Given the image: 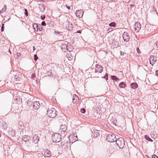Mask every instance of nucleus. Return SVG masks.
I'll return each mask as SVG.
<instances>
[{"instance_id": "nucleus-1", "label": "nucleus", "mask_w": 158, "mask_h": 158, "mask_svg": "<svg viewBox=\"0 0 158 158\" xmlns=\"http://www.w3.org/2000/svg\"><path fill=\"white\" fill-rule=\"evenodd\" d=\"M116 143L120 148H123L125 143L124 139L122 138H118L115 140Z\"/></svg>"}, {"instance_id": "nucleus-2", "label": "nucleus", "mask_w": 158, "mask_h": 158, "mask_svg": "<svg viewBox=\"0 0 158 158\" xmlns=\"http://www.w3.org/2000/svg\"><path fill=\"white\" fill-rule=\"evenodd\" d=\"M56 111L54 108L48 109L47 112V115L52 118L55 117L56 115Z\"/></svg>"}, {"instance_id": "nucleus-3", "label": "nucleus", "mask_w": 158, "mask_h": 158, "mask_svg": "<svg viewBox=\"0 0 158 158\" xmlns=\"http://www.w3.org/2000/svg\"><path fill=\"white\" fill-rule=\"evenodd\" d=\"M52 139L54 142H59L60 141L61 139V135L59 133L53 134L52 135Z\"/></svg>"}, {"instance_id": "nucleus-4", "label": "nucleus", "mask_w": 158, "mask_h": 158, "mask_svg": "<svg viewBox=\"0 0 158 158\" xmlns=\"http://www.w3.org/2000/svg\"><path fill=\"white\" fill-rule=\"evenodd\" d=\"M115 135L110 133L108 134L106 137V140L109 142H113L114 140L115 141L116 139Z\"/></svg>"}, {"instance_id": "nucleus-5", "label": "nucleus", "mask_w": 158, "mask_h": 158, "mask_svg": "<svg viewBox=\"0 0 158 158\" xmlns=\"http://www.w3.org/2000/svg\"><path fill=\"white\" fill-rule=\"evenodd\" d=\"M157 60L156 56L153 55H151L149 58L150 64L153 65Z\"/></svg>"}, {"instance_id": "nucleus-6", "label": "nucleus", "mask_w": 158, "mask_h": 158, "mask_svg": "<svg viewBox=\"0 0 158 158\" xmlns=\"http://www.w3.org/2000/svg\"><path fill=\"white\" fill-rule=\"evenodd\" d=\"M141 28V24L138 22H136L134 26V29L136 32H138Z\"/></svg>"}, {"instance_id": "nucleus-7", "label": "nucleus", "mask_w": 158, "mask_h": 158, "mask_svg": "<svg viewBox=\"0 0 158 158\" xmlns=\"http://www.w3.org/2000/svg\"><path fill=\"white\" fill-rule=\"evenodd\" d=\"M68 43L67 42H65V43H63L61 46V48L63 51L64 52H66L67 51H70L69 50L68 48V46L67 44Z\"/></svg>"}, {"instance_id": "nucleus-8", "label": "nucleus", "mask_w": 158, "mask_h": 158, "mask_svg": "<svg viewBox=\"0 0 158 158\" xmlns=\"http://www.w3.org/2000/svg\"><path fill=\"white\" fill-rule=\"evenodd\" d=\"M67 129V126L65 124H62L60 127L59 131L61 134H63Z\"/></svg>"}, {"instance_id": "nucleus-9", "label": "nucleus", "mask_w": 158, "mask_h": 158, "mask_svg": "<svg viewBox=\"0 0 158 158\" xmlns=\"http://www.w3.org/2000/svg\"><path fill=\"white\" fill-rule=\"evenodd\" d=\"M108 120L110 123L112 124L115 125L117 122V120L115 118H113V116H111L110 115L108 118Z\"/></svg>"}, {"instance_id": "nucleus-10", "label": "nucleus", "mask_w": 158, "mask_h": 158, "mask_svg": "<svg viewBox=\"0 0 158 158\" xmlns=\"http://www.w3.org/2000/svg\"><path fill=\"white\" fill-rule=\"evenodd\" d=\"M123 38L124 40L126 42H128L129 40V37L128 35V33L127 32H124L123 35Z\"/></svg>"}, {"instance_id": "nucleus-11", "label": "nucleus", "mask_w": 158, "mask_h": 158, "mask_svg": "<svg viewBox=\"0 0 158 158\" xmlns=\"http://www.w3.org/2000/svg\"><path fill=\"white\" fill-rule=\"evenodd\" d=\"M14 78L16 81H19L22 79V75L20 73H18L16 74L14 76Z\"/></svg>"}, {"instance_id": "nucleus-12", "label": "nucleus", "mask_w": 158, "mask_h": 158, "mask_svg": "<svg viewBox=\"0 0 158 158\" xmlns=\"http://www.w3.org/2000/svg\"><path fill=\"white\" fill-rule=\"evenodd\" d=\"M95 70L96 72L101 73L103 71V68L100 65H97L95 67Z\"/></svg>"}, {"instance_id": "nucleus-13", "label": "nucleus", "mask_w": 158, "mask_h": 158, "mask_svg": "<svg viewBox=\"0 0 158 158\" xmlns=\"http://www.w3.org/2000/svg\"><path fill=\"white\" fill-rule=\"evenodd\" d=\"M69 141H71L72 143L73 142H75L78 139L77 136H74V135H70L69 137Z\"/></svg>"}, {"instance_id": "nucleus-14", "label": "nucleus", "mask_w": 158, "mask_h": 158, "mask_svg": "<svg viewBox=\"0 0 158 158\" xmlns=\"http://www.w3.org/2000/svg\"><path fill=\"white\" fill-rule=\"evenodd\" d=\"M44 155L46 157H50L51 156L52 154L49 150L46 149L44 150Z\"/></svg>"}, {"instance_id": "nucleus-15", "label": "nucleus", "mask_w": 158, "mask_h": 158, "mask_svg": "<svg viewBox=\"0 0 158 158\" xmlns=\"http://www.w3.org/2000/svg\"><path fill=\"white\" fill-rule=\"evenodd\" d=\"M83 14V10H77L75 13L76 16L79 18H81L82 17Z\"/></svg>"}, {"instance_id": "nucleus-16", "label": "nucleus", "mask_w": 158, "mask_h": 158, "mask_svg": "<svg viewBox=\"0 0 158 158\" xmlns=\"http://www.w3.org/2000/svg\"><path fill=\"white\" fill-rule=\"evenodd\" d=\"M40 106V103L38 102H35L33 104V108L35 109H38Z\"/></svg>"}, {"instance_id": "nucleus-17", "label": "nucleus", "mask_w": 158, "mask_h": 158, "mask_svg": "<svg viewBox=\"0 0 158 158\" xmlns=\"http://www.w3.org/2000/svg\"><path fill=\"white\" fill-rule=\"evenodd\" d=\"M39 140V138L37 135L35 134L33 137V141L35 143H36L38 142Z\"/></svg>"}, {"instance_id": "nucleus-18", "label": "nucleus", "mask_w": 158, "mask_h": 158, "mask_svg": "<svg viewBox=\"0 0 158 158\" xmlns=\"http://www.w3.org/2000/svg\"><path fill=\"white\" fill-rule=\"evenodd\" d=\"M39 8L42 12H44L45 9V6H44V5L43 4H39Z\"/></svg>"}, {"instance_id": "nucleus-19", "label": "nucleus", "mask_w": 158, "mask_h": 158, "mask_svg": "<svg viewBox=\"0 0 158 158\" xmlns=\"http://www.w3.org/2000/svg\"><path fill=\"white\" fill-rule=\"evenodd\" d=\"M30 137L29 136L24 135L23 137L22 141H23L25 142H27V141L30 140Z\"/></svg>"}, {"instance_id": "nucleus-20", "label": "nucleus", "mask_w": 158, "mask_h": 158, "mask_svg": "<svg viewBox=\"0 0 158 158\" xmlns=\"http://www.w3.org/2000/svg\"><path fill=\"white\" fill-rule=\"evenodd\" d=\"M131 87L132 89H135L138 87V85L136 83H133L131 84Z\"/></svg>"}, {"instance_id": "nucleus-21", "label": "nucleus", "mask_w": 158, "mask_h": 158, "mask_svg": "<svg viewBox=\"0 0 158 158\" xmlns=\"http://www.w3.org/2000/svg\"><path fill=\"white\" fill-rule=\"evenodd\" d=\"M98 131H94L92 135V136L93 137H95V138L97 137L99 135V133Z\"/></svg>"}, {"instance_id": "nucleus-22", "label": "nucleus", "mask_w": 158, "mask_h": 158, "mask_svg": "<svg viewBox=\"0 0 158 158\" xmlns=\"http://www.w3.org/2000/svg\"><path fill=\"white\" fill-rule=\"evenodd\" d=\"M119 86L120 88H124L126 86V85L124 82H122L119 83Z\"/></svg>"}, {"instance_id": "nucleus-23", "label": "nucleus", "mask_w": 158, "mask_h": 158, "mask_svg": "<svg viewBox=\"0 0 158 158\" xmlns=\"http://www.w3.org/2000/svg\"><path fill=\"white\" fill-rule=\"evenodd\" d=\"M33 27L35 30V31H38L39 29V27L38 24L37 23L34 24L33 25Z\"/></svg>"}, {"instance_id": "nucleus-24", "label": "nucleus", "mask_w": 158, "mask_h": 158, "mask_svg": "<svg viewBox=\"0 0 158 158\" xmlns=\"http://www.w3.org/2000/svg\"><path fill=\"white\" fill-rule=\"evenodd\" d=\"M6 5H5L3 8L0 11V13H2L5 12L6 10Z\"/></svg>"}, {"instance_id": "nucleus-25", "label": "nucleus", "mask_w": 158, "mask_h": 158, "mask_svg": "<svg viewBox=\"0 0 158 158\" xmlns=\"http://www.w3.org/2000/svg\"><path fill=\"white\" fill-rule=\"evenodd\" d=\"M144 137L145 138V139L149 141H151V142H153V140H152L149 137V136H148V135H145V136H144Z\"/></svg>"}, {"instance_id": "nucleus-26", "label": "nucleus", "mask_w": 158, "mask_h": 158, "mask_svg": "<svg viewBox=\"0 0 158 158\" xmlns=\"http://www.w3.org/2000/svg\"><path fill=\"white\" fill-rule=\"evenodd\" d=\"M109 26L110 27H115L116 24L115 22H112L110 23L109 25Z\"/></svg>"}, {"instance_id": "nucleus-27", "label": "nucleus", "mask_w": 158, "mask_h": 158, "mask_svg": "<svg viewBox=\"0 0 158 158\" xmlns=\"http://www.w3.org/2000/svg\"><path fill=\"white\" fill-rule=\"evenodd\" d=\"M47 74L48 76L53 77V74H52V72L51 71H48Z\"/></svg>"}, {"instance_id": "nucleus-28", "label": "nucleus", "mask_w": 158, "mask_h": 158, "mask_svg": "<svg viewBox=\"0 0 158 158\" xmlns=\"http://www.w3.org/2000/svg\"><path fill=\"white\" fill-rule=\"evenodd\" d=\"M111 77L112 80L115 81H116L118 79L117 77L115 76H111Z\"/></svg>"}, {"instance_id": "nucleus-29", "label": "nucleus", "mask_w": 158, "mask_h": 158, "mask_svg": "<svg viewBox=\"0 0 158 158\" xmlns=\"http://www.w3.org/2000/svg\"><path fill=\"white\" fill-rule=\"evenodd\" d=\"M68 29L69 30H71L73 29L72 25V24H69V26H68Z\"/></svg>"}, {"instance_id": "nucleus-30", "label": "nucleus", "mask_w": 158, "mask_h": 158, "mask_svg": "<svg viewBox=\"0 0 158 158\" xmlns=\"http://www.w3.org/2000/svg\"><path fill=\"white\" fill-rule=\"evenodd\" d=\"M85 109L82 108L81 110V112L82 113H85Z\"/></svg>"}, {"instance_id": "nucleus-31", "label": "nucleus", "mask_w": 158, "mask_h": 158, "mask_svg": "<svg viewBox=\"0 0 158 158\" xmlns=\"http://www.w3.org/2000/svg\"><path fill=\"white\" fill-rule=\"evenodd\" d=\"M31 77L33 79H34L35 77V74L34 73H33L31 76Z\"/></svg>"}, {"instance_id": "nucleus-32", "label": "nucleus", "mask_w": 158, "mask_h": 158, "mask_svg": "<svg viewBox=\"0 0 158 158\" xmlns=\"http://www.w3.org/2000/svg\"><path fill=\"white\" fill-rule=\"evenodd\" d=\"M4 30V24L3 23H2V26L1 27V31L2 32Z\"/></svg>"}, {"instance_id": "nucleus-33", "label": "nucleus", "mask_w": 158, "mask_h": 158, "mask_svg": "<svg viewBox=\"0 0 158 158\" xmlns=\"http://www.w3.org/2000/svg\"><path fill=\"white\" fill-rule=\"evenodd\" d=\"M24 10H25V12H24V14H25L27 16L28 15V12H27V10L25 9H24Z\"/></svg>"}, {"instance_id": "nucleus-34", "label": "nucleus", "mask_w": 158, "mask_h": 158, "mask_svg": "<svg viewBox=\"0 0 158 158\" xmlns=\"http://www.w3.org/2000/svg\"><path fill=\"white\" fill-rule=\"evenodd\" d=\"M34 60L35 61H36L38 59V57H37V55L36 54H35L34 56Z\"/></svg>"}, {"instance_id": "nucleus-35", "label": "nucleus", "mask_w": 158, "mask_h": 158, "mask_svg": "<svg viewBox=\"0 0 158 158\" xmlns=\"http://www.w3.org/2000/svg\"><path fill=\"white\" fill-rule=\"evenodd\" d=\"M41 19L42 20H44L45 18V16L44 15H41Z\"/></svg>"}, {"instance_id": "nucleus-36", "label": "nucleus", "mask_w": 158, "mask_h": 158, "mask_svg": "<svg viewBox=\"0 0 158 158\" xmlns=\"http://www.w3.org/2000/svg\"><path fill=\"white\" fill-rule=\"evenodd\" d=\"M41 24V25L42 26H46V23H45V22L44 21H43L42 22Z\"/></svg>"}, {"instance_id": "nucleus-37", "label": "nucleus", "mask_w": 158, "mask_h": 158, "mask_svg": "<svg viewBox=\"0 0 158 158\" xmlns=\"http://www.w3.org/2000/svg\"><path fill=\"white\" fill-rule=\"evenodd\" d=\"M38 30H39V31H41L42 30H43V27L41 26H40L39 27Z\"/></svg>"}, {"instance_id": "nucleus-38", "label": "nucleus", "mask_w": 158, "mask_h": 158, "mask_svg": "<svg viewBox=\"0 0 158 158\" xmlns=\"http://www.w3.org/2000/svg\"><path fill=\"white\" fill-rule=\"evenodd\" d=\"M152 158H158V157L154 154L152 156Z\"/></svg>"}, {"instance_id": "nucleus-39", "label": "nucleus", "mask_w": 158, "mask_h": 158, "mask_svg": "<svg viewBox=\"0 0 158 158\" xmlns=\"http://www.w3.org/2000/svg\"><path fill=\"white\" fill-rule=\"evenodd\" d=\"M104 78L106 79V80L107 79H108V74L107 73H106V74L105 76L104 77Z\"/></svg>"}, {"instance_id": "nucleus-40", "label": "nucleus", "mask_w": 158, "mask_h": 158, "mask_svg": "<svg viewBox=\"0 0 158 158\" xmlns=\"http://www.w3.org/2000/svg\"><path fill=\"white\" fill-rule=\"evenodd\" d=\"M73 58V56L72 57H69V58H68L69 60H72Z\"/></svg>"}, {"instance_id": "nucleus-41", "label": "nucleus", "mask_w": 158, "mask_h": 158, "mask_svg": "<svg viewBox=\"0 0 158 158\" xmlns=\"http://www.w3.org/2000/svg\"><path fill=\"white\" fill-rule=\"evenodd\" d=\"M77 99H76V100H75V99H74V98L73 99V102L75 103L76 102H77Z\"/></svg>"}, {"instance_id": "nucleus-42", "label": "nucleus", "mask_w": 158, "mask_h": 158, "mask_svg": "<svg viewBox=\"0 0 158 158\" xmlns=\"http://www.w3.org/2000/svg\"><path fill=\"white\" fill-rule=\"evenodd\" d=\"M137 52L138 53H139V54L140 53V50H139V48H137Z\"/></svg>"}, {"instance_id": "nucleus-43", "label": "nucleus", "mask_w": 158, "mask_h": 158, "mask_svg": "<svg viewBox=\"0 0 158 158\" xmlns=\"http://www.w3.org/2000/svg\"><path fill=\"white\" fill-rule=\"evenodd\" d=\"M65 6L69 10L70 9V6H68L66 5H65Z\"/></svg>"}, {"instance_id": "nucleus-44", "label": "nucleus", "mask_w": 158, "mask_h": 158, "mask_svg": "<svg viewBox=\"0 0 158 158\" xmlns=\"http://www.w3.org/2000/svg\"><path fill=\"white\" fill-rule=\"evenodd\" d=\"M156 75L157 76H158V70H156Z\"/></svg>"}, {"instance_id": "nucleus-45", "label": "nucleus", "mask_w": 158, "mask_h": 158, "mask_svg": "<svg viewBox=\"0 0 158 158\" xmlns=\"http://www.w3.org/2000/svg\"><path fill=\"white\" fill-rule=\"evenodd\" d=\"M155 44L156 46V47L158 48V41L156 42V43H155Z\"/></svg>"}, {"instance_id": "nucleus-46", "label": "nucleus", "mask_w": 158, "mask_h": 158, "mask_svg": "<svg viewBox=\"0 0 158 158\" xmlns=\"http://www.w3.org/2000/svg\"><path fill=\"white\" fill-rule=\"evenodd\" d=\"M21 55V54L19 53H17V56H19Z\"/></svg>"}, {"instance_id": "nucleus-47", "label": "nucleus", "mask_w": 158, "mask_h": 158, "mask_svg": "<svg viewBox=\"0 0 158 158\" xmlns=\"http://www.w3.org/2000/svg\"><path fill=\"white\" fill-rule=\"evenodd\" d=\"M124 54V53L123 52H120V54L121 55H123Z\"/></svg>"}, {"instance_id": "nucleus-48", "label": "nucleus", "mask_w": 158, "mask_h": 158, "mask_svg": "<svg viewBox=\"0 0 158 158\" xmlns=\"http://www.w3.org/2000/svg\"><path fill=\"white\" fill-rule=\"evenodd\" d=\"M112 28H110L108 29V30L110 31H111L112 30Z\"/></svg>"}, {"instance_id": "nucleus-49", "label": "nucleus", "mask_w": 158, "mask_h": 158, "mask_svg": "<svg viewBox=\"0 0 158 158\" xmlns=\"http://www.w3.org/2000/svg\"><path fill=\"white\" fill-rule=\"evenodd\" d=\"M81 30H79L78 31H77V33H81Z\"/></svg>"}, {"instance_id": "nucleus-50", "label": "nucleus", "mask_w": 158, "mask_h": 158, "mask_svg": "<svg viewBox=\"0 0 158 158\" xmlns=\"http://www.w3.org/2000/svg\"><path fill=\"white\" fill-rule=\"evenodd\" d=\"M44 1V0H37L38 1Z\"/></svg>"}, {"instance_id": "nucleus-51", "label": "nucleus", "mask_w": 158, "mask_h": 158, "mask_svg": "<svg viewBox=\"0 0 158 158\" xmlns=\"http://www.w3.org/2000/svg\"><path fill=\"white\" fill-rule=\"evenodd\" d=\"M75 98H78L77 96L76 95H75Z\"/></svg>"}, {"instance_id": "nucleus-52", "label": "nucleus", "mask_w": 158, "mask_h": 158, "mask_svg": "<svg viewBox=\"0 0 158 158\" xmlns=\"http://www.w3.org/2000/svg\"><path fill=\"white\" fill-rule=\"evenodd\" d=\"M33 50H35V46H33Z\"/></svg>"}, {"instance_id": "nucleus-53", "label": "nucleus", "mask_w": 158, "mask_h": 158, "mask_svg": "<svg viewBox=\"0 0 158 158\" xmlns=\"http://www.w3.org/2000/svg\"><path fill=\"white\" fill-rule=\"evenodd\" d=\"M57 33L58 34H60V32H57Z\"/></svg>"}, {"instance_id": "nucleus-54", "label": "nucleus", "mask_w": 158, "mask_h": 158, "mask_svg": "<svg viewBox=\"0 0 158 158\" xmlns=\"http://www.w3.org/2000/svg\"><path fill=\"white\" fill-rule=\"evenodd\" d=\"M51 23H52V22H51L49 24H51Z\"/></svg>"}, {"instance_id": "nucleus-55", "label": "nucleus", "mask_w": 158, "mask_h": 158, "mask_svg": "<svg viewBox=\"0 0 158 158\" xmlns=\"http://www.w3.org/2000/svg\"><path fill=\"white\" fill-rule=\"evenodd\" d=\"M10 50L9 49V52H10Z\"/></svg>"}, {"instance_id": "nucleus-56", "label": "nucleus", "mask_w": 158, "mask_h": 158, "mask_svg": "<svg viewBox=\"0 0 158 158\" xmlns=\"http://www.w3.org/2000/svg\"><path fill=\"white\" fill-rule=\"evenodd\" d=\"M55 32L56 33V31H55Z\"/></svg>"}]
</instances>
